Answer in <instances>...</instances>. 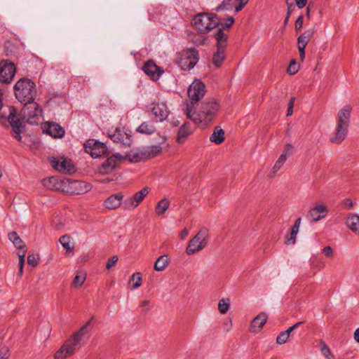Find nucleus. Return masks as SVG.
Wrapping results in <instances>:
<instances>
[{"instance_id": "obj_1", "label": "nucleus", "mask_w": 359, "mask_h": 359, "mask_svg": "<svg viewBox=\"0 0 359 359\" xmlns=\"http://www.w3.org/2000/svg\"><path fill=\"white\" fill-rule=\"evenodd\" d=\"M219 109V103L216 100L211 99L201 102L197 112L192 111L191 107L188 104L184 111L188 118L193 121L196 125H201L203 127L213 121Z\"/></svg>"}, {"instance_id": "obj_2", "label": "nucleus", "mask_w": 359, "mask_h": 359, "mask_svg": "<svg viewBox=\"0 0 359 359\" xmlns=\"http://www.w3.org/2000/svg\"><path fill=\"white\" fill-rule=\"evenodd\" d=\"M90 320L83 325L77 332L74 333L70 338L67 339L62 346L55 352L54 359H65L74 354L78 346L84 337L89 332Z\"/></svg>"}, {"instance_id": "obj_3", "label": "nucleus", "mask_w": 359, "mask_h": 359, "mask_svg": "<svg viewBox=\"0 0 359 359\" xmlns=\"http://www.w3.org/2000/svg\"><path fill=\"white\" fill-rule=\"evenodd\" d=\"M351 111V106L346 104L338 111L336 128L330 138L332 143L339 144L346 139L348 131Z\"/></svg>"}, {"instance_id": "obj_4", "label": "nucleus", "mask_w": 359, "mask_h": 359, "mask_svg": "<svg viewBox=\"0 0 359 359\" xmlns=\"http://www.w3.org/2000/svg\"><path fill=\"white\" fill-rule=\"evenodd\" d=\"M13 90L16 99L23 104L32 102L37 96L36 84L28 78L19 79L14 85Z\"/></svg>"}, {"instance_id": "obj_5", "label": "nucleus", "mask_w": 359, "mask_h": 359, "mask_svg": "<svg viewBox=\"0 0 359 359\" xmlns=\"http://www.w3.org/2000/svg\"><path fill=\"white\" fill-rule=\"evenodd\" d=\"M192 25L198 32L205 34L220 25V20L215 14L201 13L194 16Z\"/></svg>"}, {"instance_id": "obj_6", "label": "nucleus", "mask_w": 359, "mask_h": 359, "mask_svg": "<svg viewBox=\"0 0 359 359\" xmlns=\"http://www.w3.org/2000/svg\"><path fill=\"white\" fill-rule=\"evenodd\" d=\"M213 36L217 41V50L212 55V62L215 67L219 68L226 57L225 49L228 34L224 33L222 29H217Z\"/></svg>"}, {"instance_id": "obj_7", "label": "nucleus", "mask_w": 359, "mask_h": 359, "mask_svg": "<svg viewBox=\"0 0 359 359\" xmlns=\"http://www.w3.org/2000/svg\"><path fill=\"white\" fill-rule=\"evenodd\" d=\"M209 231L207 229H201L197 234L189 241L186 248V253L188 255H194L204 249L208 242Z\"/></svg>"}, {"instance_id": "obj_8", "label": "nucleus", "mask_w": 359, "mask_h": 359, "mask_svg": "<svg viewBox=\"0 0 359 359\" xmlns=\"http://www.w3.org/2000/svg\"><path fill=\"white\" fill-rule=\"evenodd\" d=\"M41 114V109L39 107V104L35 102L34 100L32 101V102L25 104V106L21 110L22 117L28 123L32 125H37L39 123Z\"/></svg>"}, {"instance_id": "obj_9", "label": "nucleus", "mask_w": 359, "mask_h": 359, "mask_svg": "<svg viewBox=\"0 0 359 359\" xmlns=\"http://www.w3.org/2000/svg\"><path fill=\"white\" fill-rule=\"evenodd\" d=\"M199 60L198 50L193 48L183 51L178 60V65L183 70H190L194 67Z\"/></svg>"}, {"instance_id": "obj_10", "label": "nucleus", "mask_w": 359, "mask_h": 359, "mask_svg": "<svg viewBox=\"0 0 359 359\" xmlns=\"http://www.w3.org/2000/svg\"><path fill=\"white\" fill-rule=\"evenodd\" d=\"M8 119L9 124L12 127L13 137L18 141L22 140L21 133H22L23 124L20 121V118L17 116V111L13 107L9 108V115L8 117L4 115L0 116V123L1 119Z\"/></svg>"}, {"instance_id": "obj_11", "label": "nucleus", "mask_w": 359, "mask_h": 359, "mask_svg": "<svg viewBox=\"0 0 359 359\" xmlns=\"http://www.w3.org/2000/svg\"><path fill=\"white\" fill-rule=\"evenodd\" d=\"M109 138L116 143L130 147L133 143L132 133L130 130L123 128H116L113 131L109 132Z\"/></svg>"}, {"instance_id": "obj_12", "label": "nucleus", "mask_w": 359, "mask_h": 359, "mask_svg": "<svg viewBox=\"0 0 359 359\" xmlns=\"http://www.w3.org/2000/svg\"><path fill=\"white\" fill-rule=\"evenodd\" d=\"M329 212L327 206L323 203H318L311 208L306 215V218L312 223L319 222L325 218Z\"/></svg>"}, {"instance_id": "obj_13", "label": "nucleus", "mask_w": 359, "mask_h": 359, "mask_svg": "<svg viewBox=\"0 0 359 359\" xmlns=\"http://www.w3.org/2000/svg\"><path fill=\"white\" fill-rule=\"evenodd\" d=\"M149 189L144 187L140 191L136 192L132 196L123 201V205L126 210H132L139 205L142 202L145 196L148 195Z\"/></svg>"}, {"instance_id": "obj_14", "label": "nucleus", "mask_w": 359, "mask_h": 359, "mask_svg": "<svg viewBox=\"0 0 359 359\" xmlns=\"http://www.w3.org/2000/svg\"><path fill=\"white\" fill-rule=\"evenodd\" d=\"M16 69L13 62L3 61L0 63V82L9 83L13 79Z\"/></svg>"}, {"instance_id": "obj_15", "label": "nucleus", "mask_w": 359, "mask_h": 359, "mask_svg": "<svg viewBox=\"0 0 359 359\" xmlns=\"http://www.w3.org/2000/svg\"><path fill=\"white\" fill-rule=\"evenodd\" d=\"M49 161L52 167L60 172L71 174L74 172V168L70 160L65 158H51Z\"/></svg>"}, {"instance_id": "obj_16", "label": "nucleus", "mask_w": 359, "mask_h": 359, "mask_svg": "<svg viewBox=\"0 0 359 359\" xmlns=\"http://www.w3.org/2000/svg\"><path fill=\"white\" fill-rule=\"evenodd\" d=\"M85 149L91 156L98 158L106 154L107 146L102 142L92 140L85 144Z\"/></svg>"}, {"instance_id": "obj_17", "label": "nucleus", "mask_w": 359, "mask_h": 359, "mask_svg": "<svg viewBox=\"0 0 359 359\" xmlns=\"http://www.w3.org/2000/svg\"><path fill=\"white\" fill-rule=\"evenodd\" d=\"M151 111L156 122H162L167 119L169 115V109L163 102H157L151 104Z\"/></svg>"}, {"instance_id": "obj_18", "label": "nucleus", "mask_w": 359, "mask_h": 359, "mask_svg": "<svg viewBox=\"0 0 359 359\" xmlns=\"http://www.w3.org/2000/svg\"><path fill=\"white\" fill-rule=\"evenodd\" d=\"M205 86L199 80H195L189 87L188 95L193 101L200 100L205 95Z\"/></svg>"}, {"instance_id": "obj_19", "label": "nucleus", "mask_w": 359, "mask_h": 359, "mask_svg": "<svg viewBox=\"0 0 359 359\" xmlns=\"http://www.w3.org/2000/svg\"><path fill=\"white\" fill-rule=\"evenodd\" d=\"M122 160H124V158L120 154H116L111 156L102 164L100 168V172L102 174H107L111 172L116 168L117 162Z\"/></svg>"}, {"instance_id": "obj_20", "label": "nucleus", "mask_w": 359, "mask_h": 359, "mask_svg": "<svg viewBox=\"0 0 359 359\" xmlns=\"http://www.w3.org/2000/svg\"><path fill=\"white\" fill-rule=\"evenodd\" d=\"M143 70L153 81L158 80L164 72L163 69L153 61L147 62L143 67Z\"/></svg>"}, {"instance_id": "obj_21", "label": "nucleus", "mask_w": 359, "mask_h": 359, "mask_svg": "<svg viewBox=\"0 0 359 359\" xmlns=\"http://www.w3.org/2000/svg\"><path fill=\"white\" fill-rule=\"evenodd\" d=\"M193 128L191 127L189 122H184L182 126L179 128L177 142L180 144H184L189 135L193 133Z\"/></svg>"}, {"instance_id": "obj_22", "label": "nucleus", "mask_w": 359, "mask_h": 359, "mask_svg": "<svg viewBox=\"0 0 359 359\" xmlns=\"http://www.w3.org/2000/svg\"><path fill=\"white\" fill-rule=\"evenodd\" d=\"M123 198L122 193L112 194L104 201V205L109 210L116 209L121 205Z\"/></svg>"}, {"instance_id": "obj_23", "label": "nucleus", "mask_w": 359, "mask_h": 359, "mask_svg": "<svg viewBox=\"0 0 359 359\" xmlns=\"http://www.w3.org/2000/svg\"><path fill=\"white\" fill-rule=\"evenodd\" d=\"M346 224L353 233H359V215L355 213H349L347 215Z\"/></svg>"}, {"instance_id": "obj_24", "label": "nucleus", "mask_w": 359, "mask_h": 359, "mask_svg": "<svg viewBox=\"0 0 359 359\" xmlns=\"http://www.w3.org/2000/svg\"><path fill=\"white\" fill-rule=\"evenodd\" d=\"M46 133L54 138H61L65 135L63 128L55 123H48Z\"/></svg>"}, {"instance_id": "obj_25", "label": "nucleus", "mask_w": 359, "mask_h": 359, "mask_svg": "<svg viewBox=\"0 0 359 359\" xmlns=\"http://www.w3.org/2000/svg\"><path fill=\"white\" fill-rule=\"evenodd\" d=\"M302 323H303V322H302V321L298 322V323H295L294 325H293L292 326L290 327L287 330L280 332L276 338L277 344H278L280 345L285 344L287 341L291 332L292 331H294L295 329H297V327H299V325H302Z\"/></svg>"}, {"instance_id": "obj_26", "label": "nucleus", "mask_w": 359, "mask_h": 359, "mask_svg": "<svg viewBox=\"0 0 359 359\" xmlns=\"http://www.w3.org/2000/svg\"><path fill=\"white\" fill-rule=\"evenodd\" d=\"M71 187L74 189L73 193L75 194H82L91 189V185L83 181L72 182Z\"/></svg>"}, {"instance_id": "obj_27", "label": "nucleus", "mask_w": 359, "mask_h": 359, "mask_svg": "<svg viewBox=\"0 0 359 359\" xmlns=\"http://www.w3.org/2000/svg\"><path fill=\"white\" fill-rule=\"evenodd\" d=\"M302 219L297 218L294 225L292 226V230L290 233V235L286 236L285 237V243L287 245L294 244L296 242V236L299 232V226L301 224Z\"/></svg>"}, {"instance_id": "obj_28", "label": "nucleus", "mask_w": 359, "mask_h": 359, "mask_svg": "<svg viewBox=\"0 0 359 359\" xmlns=\"http://www.w3.org/2000/svg\"><path fill=\"white\" fill-rule=\"evenodd\" d=\"M135 130L138 133L150 135L155 133L156 127L151 121H147L142 122Z\"/></svg>"}, {"instance_id": "obj_29", "label": "nucleus", "mask_w": 359, "mask_h": 359, "mask_svg": "<svg viewBox=\"0 0 359 359\" xmlns=\"http://www.w3.org/2000/svg\"><path fill=\"white\" fill-rule=\"evenodd\" d=\"M162 147L160 145H151L142 149V154L147 159L152 158L160 154Z\"/></svg>"}, {"instance_id": "obj_30", "label": "nucleus", "mask_w": 359, "mask_h": 359, "mask_svg": "<svg viewBox=\"0 0 359 359\" xmlns=\"http://www.w3.org/2000/svg\"><path fill=\"white\" fill-rule=\"evenodd\" d=\"M267 321V316L264 313H261L258 316H257L251 323V329L253 330L254 332L257 330L261 329Z\"/></svg>"}, {"instance_id": "obj_31", "label": "nucleus", "mask_w": 359, "mask_h": 359, "mask_svg": "<svg viewBox=\"0 0 359 359\" xmlns=\"http://www.w3.org/2000/svg\"><path fill=\"white\" fill-rule=\"evenodd\" d=\"M42 184L46 188L50 190H57L60 188V182L55 177L43 179L42 180Z\"/></svg>"}, {"instance_id": "obj_32", "label": "nucleus", "mask_w": 359, "mask_h": 359, "mask_svg": "<svg viewBox=\"0 0 359 359\" xmlns=\"http://www.w3.org/2000/svg\"><path fill=\"white\" fill-rule=\"evenodd\" d=\"M170 201L168 198H163L159 201L156 206L155 212L157 215H163L168 210Z\"/></svg>"}, {"instance_id": "obj_33", "label": "nucleus", "mask_w": 359, "mask_h": 359, "mask_svg": "<svg viewBox=\"0 0 359 359\" xmlns=\"http://www.w3.org/2000/svg\"><path fill=\"white\" fill-rule=\"evenodd\" d=\"M210 140L217 144H220L224 140V131L219 127H216L210 137Z\"/></svg>"}, {"instance_id": "obj_34", "label": "nucleus", "mask_w": 359, "mask_h": 359, "mask_svg": "<svg viewBox=\"0 0 359 359\" xmlns=\"http://www.w3.org/2000/svg\"><path fill=\"white\" fill-rule=\"evenodd\" d=\"M142 283L141 273L139 272L134 273L129 280V285L130 290L138 288Z\"/></svg>"}, {"instance_id": "obj_35", "label": "nucleus", "mask_w": 359, "mask_h": 359, "mask_svg": "<svg viewBox=\"0 0 359 359\" xmlns=\"http://www.w3.org/2000/svg\"><path fill=\"white\" fill-rule=\"evenodd\" d=\"M169 259L167 255L160 256L154 264V270L156 271H163L168 266Z\"/></svg>"}, {"instance_id": "obj_36", "label": "nucleus", "mask_w": 359, "mask_h": 359, "mask_svg": "<svg viewBox=\"0 0 359 359\" xmlns=\"http://www.w3.org/2000/svg\"><path fill=\"white\" fill-rule=\"evenodd\" d=\"M8 239L14 244V245L19 249H22L25 247L23 241L20 238L18 233L13 231L8 233Z\"/></svg>"}, {"instance_id": "obj_37", "label": "nucleus", "mask_w": 359, "mask_h": 359, "mask_svg": "<svg viewBox=\"0 0 359 359\" xmlns=\"http://www.w3.org/2000/svg\"><path fill=\"white\" fill-rule=\"evenodd\" d=\"M313 32L309 30L302 34L297 39L298 45L307 46L311 39L312 38Z\"/></svg>"}, {"instance_id": "obj_38", "label": "nucleus", "mask_w": 359, "mask_h": 359, "mask_svg": "<svg viewBox=\"0 0 359 359\" xmlns=\"http://www.w3.org/2000/svg\"><path fill=\"white\" fill-rule=\"evenodd\" d=\"M287 160V154H282L280 157L278 158V159L276 161L273 167L272 168V170H271V177L273 176L280 169V168L283 165V164L285 163V162Z\"/></svg>"}, {"instance_id": "obj_39", "label": "nucleus", "mask_w": 359, "mask_h": 359, "mask_svg": "<svg viewBox=\"0 0 359 359\" xmlns=\"http://www.w3.org/2000/svg\"><path fill=\"white\" fill-rule=\"evenodd\" d=\"M60 243L66 250V252H72V248L70 246L71 238L67 235H64L60 238Z\"/></svg>"}, {"instance_id": "obj_40", "label": "nucleus", "mask_w": 359, "mask_h": 359, "mask_svg": "<svg viewBox=\"0 0 359 359\" xmlns=\"http://www.w3.org/2000/svg\"><path fill=\"white\" fill-rule=\"evenodd\" d=\"M320 344L322 354L327 359H334V356L332 354L330 348L326 345L325 341H320Z\"/></svg>"}, {"instance_id": "obj_41", "label": "nucleus", "mask_w": 359, "mask_h": 359, "mask_svg": "<svg viewBox=\"0 0 359 359\" xmlns=\"http://www.w3.org/2000/svg\"><path fill=\"white\" fill-rule=\"evenodd\" d=\"M86 276L85 273H78L73 280V285L75 287L81 286L86 280Z\"/></svg>"}, {"instance_id": "obj_42", "label": "nucleus", "mask_w": 359, "mask_h": 359, "mask_svg": "<svg viewBox=\"0 0 359 359\" xmlns=\"http://www.w3.org/2000/svg\"><path fill=\"white\" fill-rule=\"evenodd\" d=\"M128 156V159L131 162H139L147 159L146 157H144V156L142 154V149H141L137 153L130 154Z\"/></svg>"}, {"instance_id": "obj_43", "label": "nucleus", "mask_w": 359, "mask_h": 359, "mask_svg": "<svg viewBox=\"0 0 359 359\" xmlns=\"http://www.w3.org/2000/svg\"><path fill=\"white\" fill-rule=\"evenodd\" d=\"M229 303L226 301L224 299H222L219 300L218 304V310L222 314H225L227 313L229 309Z\"/></svg>"}, {"instance_id": "obj_44", "label": "nucleus", "mask_w": 359, "mask_h": 359, "mask_svg": "<svg viewBox=\"0 0 359 359\" xmlns=\"http://www.w3.org/2000/svg\"><path fill=\"white\" fill-rule=\"evenodd\" d=\"M285 1H286L287 6V14H286L285 18L284 20V26H286L287 25V23L289 22V19L290 18V15L293 11V10L295 8V6L293 3H289V0H285Z\"/></svg>"}, {"instance_id": "obj_45", "label": "nucleus", "mask_w": 359, "mask_h": 359, "mask_svg": "<svg viewBox=\"0 0 359 359\" xmlns=\"http://www.w3.org/2000/svg\"><path fill=\"white\" fill-rule=\"evenodd\" d=\"M39 257L37 254H30L27 257V263L29 265L35 267L38 265Z\"/></svg>"}, {"instance_id": "obj_46", "label": "nucleus", "mask_w": 359, "mask_h": 359, "mask_svg": "<svg viewBox=\"0 0 359 359\" xmlns=\"http://www.w3.org/2000/svg\"><path fill=\"white\" fill-rule=\"evenodd\" d=\"M233 23H234V18L233 17H229L226 20V21L224 23L220 22L221 27L218 28L217 29H222L223 32L224 33V29H226L229 30L231 27V26L233 25Z\"/></svg>"}, {"instance_id": "obj_47", "label": "nucleus", "mask_w": 359, "mask_h": 359, "mask_svg": "<svg viewBox=\"0 0 359 359\" xmlns=\"http://www.w3.org/2000/svg\"><path fill=\"white\" fill-rule=\"evenodd\" d=\"M232 8V6H231V0H228V1H224L221 4H219L217 8H216V11L219 12V11H228V10H231Z\"/></svg>"}, {"instance_id": "obj_48", "label": "nucleus", "mask_w": 359, "mask_h": 359, "mask_svg": "<svg viewBox=\"0 0 359 359\" xmlns=\"http://www.w3.org/2000/svg\"><path fill=\"white\" fill-rule=\"evenodd\" d=\"M298 70H299V68L297 67L295 60H292L290 62V64L287 68V73L290 75H294L298 72Z\"/></svg>"}, {"instance_id": "obj_49", "label": "nucleus", "mask_w": 359, "mask_h": 359, "mask_svg": "<svg viewBox=\"0 0 359 359\" xmlns=\"http://www.w3.org/2000/svg\"><path fill=\"white\" fill-rule=\"evenodd\" d=\"M18 256H19V266H20L18 273L20 276H21L23 273L25 253L24 252L22 254H18Z\"/></svg>"}, {"instance_id": "obj_50", "label": "nucleus", "mask_w": 359, "mask_h": 359, "mask_svg": "<svg viewBox=\"0 0 359 359\" xmlns=\"http://www.w3.org/2000/svg\"><path fill=\"white\" fill-rule=\"evenodd\" d=\"M9 358V349L7 346L0 348V359H8Z\"/></svg>"}, {"instance_id": "obj_51", "label": "nucleus", "mask_w": 359, "mask_h": 359, "mask_svg": "<svg viewBox=\"0 0 359 359\" xmlns=\"http://www.w3.org/2000/svg\"><path fill=\"white\" fill-rule=\"evenodd\" d=\"M304 24V16L302 15H299L298 18L295 21V29L297 32L299 31L303 26Z\"/></svg>"}, {"instance_id": "obj_52", "label": "nucleus", "mask_w": 359, "mask_h": 359, "mask_svg": "<svg viewBox=\"0 0 359 359\" xmlns=\"http://www.w3.org/2000/svg\"><path fill=\"white\" fill-rule=\"evenodd\" d=\"M249 0H236L238 1V4L235 6V11L236 13L241 11V9L248 4Z\"/></svg>"}, {"instance_id": "obj_53", "label": "nucleus", "mask_w": 359, "mask_h": 359, "mask_svg": "<svg viewBox=\"0 0 359 359\" xmlns=\"http://www.w3.org/2000/svg\"><path fill=\"white\" fill-rule=\"evenodd\" d=\"M322 252L328 258L333 256V250L330 246H326L322 250Z\"/></svg>"}, {"instance_id": "obj_54", "label": "nucleus", "mask_w": 359, "mask_h": 359, "mask_svg": "<svg viewBox=\"0 0 359 359\" xmlns=\"http://www.w3.org/2000/svg\"><path fill=\"white\" fill-rule=\"evenodd\" d=\"M118 257L117 256H112L107 262L106 264V268L107 269H109L111 267L114 266L116 262H118Z\"/></svg>"}, {"instance_id": "obj_55", "label": "nucleus", "mask_w": 359, "mask_h": 359, "mask_svg": "<svg viewBox=\"0 0 359 359\" xmlns=\"http://www.w3.org/2000/svg\"><path fill=\"white\" fill-rule=\"evenodd\" d=\"M140 306L144 308L145 311H149L151 309L150 301L149 299L142 300L140 304Z\"/></svg>"}, {"instance_id": "obj_56", "label": "nucleus", "mask_w": 359, "mask_h": 359, "mask_svg": "<svg viewBox=\"0 0 359 359\" xmlns=\"http://www.w3.org/2000/svg\"><path fill=\"white\" fill-rule=\"evenodd\" d=\"M306 46L305 45H298V49L299 50V57L301 60L303 61L305 58V48Z\"/></svg>"}, {"instance_id": "obj_57", "label": "nucleus", "mask_w": 359, "mask_h": 359, "mask_svg": "<svg viewBox=\"0 0 359 359\" xmlns=\"http://www.w3.org/2000/svg\"><path fill=\"white\" fill-rule=\"evenodd\" d=\"M296 2L297 6L302 9L307 4L308 0H294Z\"/></svg>"}, {"instance_id": "obj_58", "label": "nucleus", "mask_w": 359, "mask_h": 359, "mask_svg": "<svg viewBox=\"0 0 359 359\" xmlns=\"http://www.w3.org/2000/svg\"><path fill=\"white\" fill-rule=\"evenodd\" d=\"M189 234L187 229L184 228L180 233L179 236L181 239H184Z\"/></svg>"}, {"instance_id": "obj_59", "label": "nucleus", "mask_w": 359, "mask_h": 359, "mask_svg": "<svg viewBox=\"0 0 359 359\" xmlns=\"http://www.w3.org/2000/svg\"><path fill=\"white\" fill-rule=\"evenodd\" d=\"M311 4H309L308 5V6L306 7V16L309 20H310V18H311Z\"/></svg>"}, {"instance_id": "obj_60", "label": "nucleus", "mask_w": 359, "mask_h": 359, "mask_svg": "<svg viewBox=\"0 0 359 359\" xmlns=\"http://www.w3.org/2000/svg\"><path fill=\"white\" fill-rule=\"evenodd\" d=\"M344 205L348 208H351L353 205V203L350 198H347L344 201Z\"/></svg>"}, {"instance_id": "obj_61", "label": "nucleus", "mask_w": 359, "mask_h": 359, "mask_svg": "<svg viewBox=\"0 0 359 359\" xmlns=\"http://www.w3.org/2000/svg\"><path fill=\"white\" fill-rule=\"evenodd\" d=\"M293 149V147L291 144H287L285 147V153L290 152Z\"/></svg>"}, {"instance_id": "obj_62", "label": "nucleus", "mask_w": 359, "mask_h": 359, "mask_svg": "<svg viewBox=\"0 0 359 359\" xmlns=\"http://www.w3.org/2000/svg\"><path fill=\"white\" fill-rule=\"evenodd\" d=\"M354 339L358 343H359V327L356 329L354 332Z\"/></svg>"}, {"instance_id": "obj_63", "label": "nucleus", "mask_w": 359, "mask_h": 359, "mask_svg": "<svg viewBox=\"0 0 359 359\" xmlns=\"http://www.w3.org/2000/svg\"><path fill=\"white\" fill-rule=\"evenodd\" d=\"M294 102H295V97H292L288 103V106H290V107H294Z\"/></svg>"}, {"instance_id": "obj_64", "label": "nucleus", "mask_w": 359, "mask_h": 359, "mask_svg": "<svg viewBox=\"0 0 359 359\" xmlns=\"http://www.w3.org/2000/svg\"><path fill=\"white\" fill-rule=\"evenodd\" d=\"M294 102H295V97H292L288 103V106H290V107H294Z\"/></svg>"}]
</instances>
